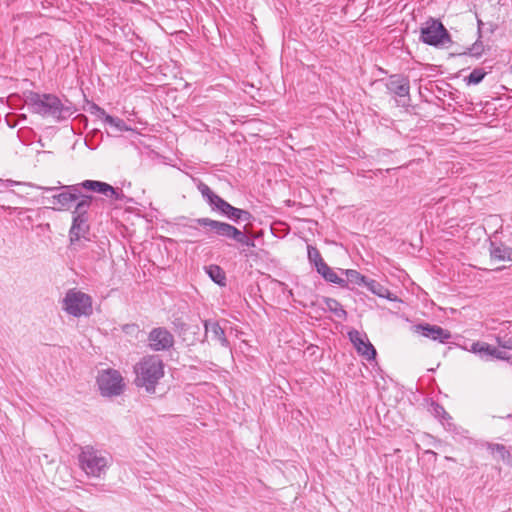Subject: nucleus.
Masks as SVG:
<instances>
[{
    "instance_id": "1",
    "label": "nucleus",
    "mask_w": 512,
    "mask_h": 512,
    "mask_svg": "<svg viewBox=\"0 0 512 512\" xmlns=\"http://www.w3.org/2000/svg\"><path fill=\"white\" fill-rule=\"evenodd\" d=\"M25 103L30 112L43 117H52L56 121H63L71 117L76 108L69 100L62 101L54 94H40L29 92Z\"/></svg>"
},
{
    "instance_id": "2",
    "label": "nucleus",
    "mask_w": 512,
    "mask_h": 512,
    "mask_svg": "<svg viewBox=\"0 0 512 512\" xmlns=\"http://www.w3.org/2000/svg\"><path fill=\"white\" fill-rule=\"evenodd\" d=\"M104 200L92 195H82L72 211V224L69 230L71 245H75L81 239L90 240V215L89 210L93 205L99 206Z\"/></svg>"
},
{
    "instance_id": "3",
    "label": "nucleus",
    "mask_w": 512,
    "mask_h": 512,
    "mask_svg": "<svg viewBox=\"0 0 512 512\" xmlns=\"http://www.w3.org/2000/svg\"><path fill=\"white\" fill-rule=\"evenodd\" d=\"M135 385L144 388L147 393H155L156 385L164 376L163 361L156 355L144 357L134 368Z\"/></svg>"
},
{
    "instance_id": "4",
    "label": "nucleus",
    "mask_w": 512,
    "mask_h": 512,
    "mask_svg": "<svg viewBox=\"0 0 512 512\" xmlns=\"http://www.w3.org/2000/svg\"><path fill=\"white\" fill-rule=\"evenodd\" d=\"M194 222L203 227L206 233H213L214 235L229 239L237 242L243 247H255L254 240L249 237L245 231H241L237 227L223 221L213 220L211 218H197Z\"/></svg>"
},
{
    "instance_id": "5",
    "label": "nucleus",
    "mask_w": 512,
    "mask_h": 512,
    "mask_svg": "<svg viewBox=\"0 0 512 512\" xmlns=\"http://www.w3.org/2000/svg\"><path fill=\"white\" fill-rule=\"evenodd\" d=\"M80 468L89 477L102 478L111 464V456L91 445L81 447L78 456Z\"/></svg>"
},
{
    "instance_id": "6",
    "label": "nucleus",
    "mask_w": 512,
    "mask_h": 512,
    "mask_svg": "<svg viewBox=\"0 0 512 512\" xmlns=\"http://www.w3.org/2000/svg\"><path fill=\"white\" fill-rule=\"evenodd\" d=\"M62 309L76 318L89 317L93 313L92 298L75 288L69 289L62 300Z\"/></svg>"
},
{
    "instance_id": "7",
    "label": "nucleus",
    "mask_w": 512,
    "mask_h": 512,
    "mask_svg": "<svg viewBox=\"0 0 512 512\" xmlns=\"http://www.w3.org/2000/svg\"><path fill=\"white\" fill-rule=\"evenodd\" d=\"M420 32V39L430 46L440 47L452 42L448 30L438 19H428L421 27Z\"/></svg>"
},
{
    "instance_id": "8",
    "label": "nucleus",
    "mask_w": 512,
    "mask_h": 512,
    "mask_svg": "<svg viewBox=\"0 0 512 512\" xmlns=\"http://www.w3.org/2000/svg\"><path fill=\"white\" fill-rule=\"evenodd\" d=\"M97 384L101 395L109 397L120 395L124 388L121 374L113 369L102 371L97 377Z\"/></svg>"
},
{
    "instance_id": "9",
    "label": "nucleus",
    "mask_w": 512,
    "mask_h": 512,
    "mask_svg": "<svg viewBox=\"0 0 512 512\" xmlns=\"http://www.w3.org/2000/svg\"><path fill=\"white\" fill-rule=\"evenodd\" d=\"M386 88L390 93L396 95L398 104L405 107L410 103V83L407 77L400 74H394L389 77Z\"/></svg>"
},
{
    "instance_id": "10",
    "label": "nucleus",
    "mask_w": 512,
    "mask_h": 512,
    "mask_svg": "<svg viewBox=\"0 0 512 512\" xmlns=\"http://www.w3.org/2000/svg\"><path fill=\"white\" fill-rule=\"evenodd\" d=\"M39 189L52 192L63 189L62 192L52 196L53 202L59 204L61 208H67L70 204L76 200H80L83 195L80 190V185H67L63 187H39Z\"/></svg>"
},
{
    "instance_id": "11",
    "label": "nucleus",
    "mask_w": 512,
    "mask_h": 512,
    "mask_svg": "<svg viewBox=\"0 0 512 512\" xmlns=\"http://www.w3.org/2000/svg\"><path fill=\"white\" fill-rule=\"evenodd\" d=\"M80 189H85L88 191H92L98 194H101L111 200L122 201L124 199L123 191L117 188H114L112 185L98 181V180H84L79 183Z\"/></svg>"
},
{
    "instance_id": "12",
    "label": "nucleus",
    "mask_w": 512,
    "mask_h": 512,
    "mask_svg": "<svg viewBox=\"0 0 512 512\" xmlns=\"http://www.w3.org/2000/svg\"><path fill=\"white\" fill-rule=\"evenodd\" d=\"M148 345L153 351L169 350L174 345V336L164 327L153 328L148 335Z\"/></svg>"
},
{
    "instance_id": "13",
    "label": "nucleus",
    "mask_w": 512,
    "mask_h": 512,
    "mask_svg": "<svg viewBox=\"0 0 512 512\" xmlns=\"http://www.w3.org/2000/svg\"><path fill=\"white\" fill-rule=\"evenodd\" d=\"M348 336L359 355L364 357L367 361L375 360L377 355L376 349L371 344L366 334L352 330L348 333Z\"/></svg>"
},
{
    "instance_id": "14",
    "label": "nucleus",
    "mask_w": 512,
    "mask_h": 512,
    "mask_svg": "<svg viewBox=\"0 0 512 512\" xmlns=\"http://www.w3.org/2000/svg\"><path fill=\"white\" fill-rule=\"evenodd\" d=\"M413 330L422 336L429 338L440 343H448L451 339V332L438 325H432L429 323H420L413 326Z\"/></svg>"
},
{
    "instance_id": "15",
    "label": "nucleus",
    "mask_w": 512,
    "mask_h": 512,
    "mask_svg": "<svg viewBox=\"0 0 512 512\" xmlns=\"http://www.w3.org/2000/svg\"><path fill=\"white\" fill-rule=\"evenodd\" d=\"M472 351L478 353L480 356L487 355L499 360L509 361L512 358V356L509 355L507 352L484 342L473 343Z\"/></svg>"
},
{
    "instance_id": "16",
    "label": "nucleus",
    "mask_w": 512,
    "mask_h": 512,
    "mask_svg": "<svg viewBox=\"0 0 512 512\" xmlns=\"http://www.w3.org/2000/svg\"><path fill=\"white\" fill-rule=\"evenodd\" d=\"M204 328H205V338L210 333L212 340L218 341L223 347H228L229 342L225 336V332L217 321L205 320Z\"/></svg>"
},
{
    "instance_id": "17",
    "label": "nucleus",
    "mask_w": 512,
    "mask_h": 512,
    "mask_svg": "<svg viewBox=\"0 0 512 512\" xmlns=\"http://www.w3.org/2000/svg\"><path fill=\"white\" fill-rule=\"evenodd\" d=\"M197 189L201 193L203 199L210 206L211 210L217 212L224 199L214 193L204 182L200 181L197 185Z\"/></svg>"
},
{
    "instance_id": "18",
    "label": "nucleus",
    "mask_w": 512,
    "mask_h": 512,
    "mask_svg": "<svg viewBox=\"0 0 512 512\" xmlns=\"http://www.w3.org/2000/svg\"><path fill=\"white\" fill-rule=\"evenodd\" d=\"M197 189L201 193L203 199L210 206L211 210L217 212L224 199L214 193L204 182L200 181L197 185Z\"/></svg>"
},
{
    "instance_id": "19",
    "label": "nucleus",
    "mask_w": 512,
    "mask_h": 512,
    "mask_svg": "<svg viewBox=\"0 0 512 512\" xmlns=\"http://www.w3.org/2000/svg\"><path fill=\"white\" fill-rule=\"evenodd\" d=\"M197 189L201 193L203 199L210 206L211 210L217 212L224 199L214 193L204 182L200 181L197 185Z\"/></svg>"
},
{
    "instance_id": "20",
    "label": "nucleus",
    "mask_w": 512,
    "mask_h": 512,
    "mask_svg": "<svg viewBox=\"0 0 512 512\" xmlns=\"http://www.w3.org/2000/svg\"><path fill=\"white\" fill-rule=\"evenodd\" d=\"M490 256L492 259L500 261H512V248L504 243L490 242L489 246Z\"/></svg>"
},
{
    "instance_id": "21",
    "label": "nucleus",
    "mask_w": 512,
    "mask_h": 512,
    "mask_svg": "<svg viewBox=\"0 0 512 512\" xmlns=\"http://www.w3.org/2000/svg\"><path fill=\"white\" fill-rule=\"evenodd\" d=\"M342 275H345L344 281L346 282V286L344 288L352 289L350 285L357 286H365L367 282V277L362 275L360 272L354 269H339Z\"/></svg>"
},
{
    "instance_id": "22",
    "label": "nucleus",
    "mask_w": 512,
    "mask_h": 512,
    "mask_svg": "<svg viewBox=\"0 0 512 512\" xmlns=\"http://www.w3.org/2000/svg\"><path fill=\"white\" fill-rule=\"evenodd\" d=\"M317 273L320 274L326 282L336 284L341 288L346 286L344 278L338 275L328 264L318 269Z\"/></svg>"
},
{
    "instance_id": "23",
    "label": "nucleus",
    "mask_w": 512,
    "mask_h": 512,
    "mask_svg": "<svg viewBox=\"0 0 512 512\" xmlns=\"http://www.w3.org/2000/svg\"><path fill=\"white\" fill-rule=\"evenodd\" d=\"M365 287L372 292L373 294L388 299L390 301L396 300V297H392L391 292L388 288L380 284L378 281L374 279H367V282L365 283Z\"/></svg>"
},
{
    "instance_id": "24",
    "label": "nucleus",
    "mask_w": 512,
    "mask_h": 512,
    "mask_svg": "<svg viewBox=\"0 0 512 512\" xmlns=\"http://www.w3.org/2000/svg\"><path fill=\"white\" fill-rule=\"evenodd\" d=\"M325 309L333 313L337 318L345 320L347 318V312L343 309L339 301L334 298L324 297L323 298Z\"/></svg>"
},
{
    "instance_id": "25",
    "label": "nucleus",
    "mask_w": 512,
    "mask_h": 512,
    "mask_svg": "<svg viewBox=\"0 0 512 512\" xmlns=\"http://www.w3.org/2000/svg\"><path fill=\"white\" fill-rule=\"evenodd\" d=\"M307 252L308 260L310 264H312L315 267L316 271H318V269H321L325 264H327L322 258L320 251L315 246L308 245Z\"/></svg>"
},
{
    "instance_id": "26",
    "label": "nucleus",
    "mask_w": 512,
    "mask_h": 512,
    "mask_svg": "<svg viewBox=\"0 0 512 512\" xmlns=\"http://www.w3.org/2000/svg\"><path fill=\"white\" fill-rule=\"evenodd\" d=\"M207 274L211 278L213 282L220 286H224L226 284V276L222 268L217 265H210L207 268Z\"/></svg>"
},
{
    "instance_id": "27",
    "label": "nucleus",
    "mask_w": 512,
    "mask_h": 512,
    "mask_svg": "<svg viewBox=\"0 0 512 512\" xmlns=\"http://www.w3.org/2000/svg\"><path fill=\"white\" fill-rule=\"evenodd\" d=\"M105 124L112 127L117 132L131 131L132 129L125 123V121L118 117H113L111 115L106 117Z\"/></svg>"
},
{
    "instance_id": "28",
    "label": "nucleus",
    "mask_w": 512,
    "mask_h": 512,
    "mask_svg": "<svg viewBox=\"0 0 512 512\" xmlns=\"http://www.w3.org/2000/svg\"><path fill=\"white\" fill-rule=\"evenodd\" d=\"M238 210L239 208H236L232 206L230 203H228L226 200H223L217 212L234 222Z\"/></svg>"
},
{
    "instance_id": "29",
    "label": "nucleus",
    "mask_w": 512,
    "mask_h": 512,
    "mask_svg": "<svg viewBox=\"0 0 512 512\" xmlns=\"http://www.w3.org/2000/svg\"><path fill=\"white\" fill-rule=\"evenodd\" d=\"M486 74L487 72L483 68H475L465 77V81L468 85H477L482 82Z\"/></svg>"
},
{
    "instance_id": "30",
    "label": "nucleus",
    "mask_w": 512,
    "mask_h": 512,
    "mask_svg": "<svg viewBox=\"0 0 512 512\" xmlns=\"http://www.w3.org/2000/svg\"><path fill=\"white\" fill-rule=\"evenodd\" d=\"M483 52L484 45L480 41V38L478 37V39L470 47H468L463 54L479 58L483 54Z\"/></svg>"
},
{
    "instance_id": "31",
    "label": "nucleus",
    "mask_w": 512,
    "mask_h": 512,
    "mask_svg": "<svg viewBox=\"0 0 512 512\" xmlns=\"http://www.w3.org/2000/svg\"><path fill=\"white\" fill-rule=\"evenodd\" d=\"M505 330L501 329L499 334L496 336V342L499 347L503 349L512 350V336L504 333Z\"/></svg>"
},
{
    "instance_id": "32",
    "label": "nucleus",
    "mask_w": 512,
    "mask_h": 512,
    "mask_svg": "<svg viewBox=\"0 0 512 512\" xmlns=\"http://www.w3.org/2000/svg\"><path fill=\"white\" fill-rule=\"evenodd\" d=\"M87 111L91 115H94L95 117L103 120L104 122H106V117L109 116V114H107L103 108H101L100 106H98L95 103L90 104Z\"/></svg>"
},
{
    "instance_id": "33",
    "label": "nucleus",
    "mask_w": 512,
    "mask_h": 512,
    "mask_svg": "<svg viewBox=\"0 0 512 512\" xmlns=\"http://www.w3.org/2000/svg\"><path fill=\"white\" fill-rule=\"evenodd\" d=\"M252 218H253V216L249 211L239 208L234 222L235 223L250 222L252 220Z\"/></svg>"
},
{
    "instance_id": "34",
    "label": "nucleus",
    "mask_w": 512,
    "mask_h": 512,
    "mask_svg": "<svg viewBox=\"0 0 512 512\" xmlns=\"http://www.w3.org/2000/svg\"><path fill=\"white\" fill-rule=\"evenodd\" d=\"M492 451L496 452L502 460L509 458L510 453L502 444H495L492 446Z\"/></svg>"
},
{
    "instance_id": "35",
    "label": "nucleus",
    "mask_w": 512,
    "mask_h": 512,
    "mask_svg": "<svg viewBox=\"0 0 512 512\" xmlns=\"http://www.w3.org/2000/svg\"><path fill=\"white\" fill-rule=\"evenodd\" d=\"M438 409H440L443 413V418L446 419L448 422H447V426H448V429L451 430V428L454 426V424H452L450 422V420H452V417L444 410L443 407L441 406H438Z\"/></svg>"
},
{
    "instance_id": "36",
    "label": "nucleus",
    "mask_w": 512,
    "mask_h": 512,
    "mask_svg": "<svg viewBox=\"0 0 512 512\" xmlns=\"http://www.w3.org/2000/svg\"><path fill=\"white\" fill-rule=\"evenodd\" d=\"M503 326V329L505 330L504 333L508 334L509 336H512V321L504 323Z\"/></svg>"
},
{
    "instance_id": "37",
    "label": "nucleus",
    "mask_w": 512,
    "mask_h": 512,
    "mask_svg": "<svg viewBox=\"0 0 512 512\" xmlns=\"http://www.w3.org/2000/svg\"><path fill=\"white\" fill-rule=\"evenodd\" d=\"M477 26H478V35H479V38L482 37V33H483V28L485 26V23L481 20V19H477Z\"/></svg>"
}]
</instances>
